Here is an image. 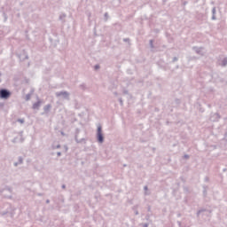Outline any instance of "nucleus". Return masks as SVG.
<instances>
[{
    "instance_id": "obj_1",
    "label": "nucleus",
    "mask_w": 227,
    "mask_h": 227,
    "mask_svg": "<svg viewBox=\"0 0 227 227\" xmlns=\"http://www.w3.org/2000/svg\"><path fill=\"white\" fill-rule=\"evenodd\" d=\"M12 97V91L8 89L2 88L0 89V98L1 100H8Z\"/></svg>"
},
{
    "instance_id": "obj_2",
    "label": "nucleus",
    "mask_w": 227,
    "mask_h": 227,
    "mask_svg": "<svg viewBox=\"0 0 227 227\" xmlns=\"http://www.w3.org/2000/svg\"><path fill=\"white\" fill-rule=\"evenodd\" d=\"M57 98H63L64 100H70V92L67 90L58 91L55 93Z\"/></svg>"
},
{
    "instance_id": "obj_3",
    "label": "nucleus",
    "mask_w": 227,
    "mask_h": 227,
    "mask_svg": "<svg viewBox=\"0 0 227 227\" xmlns=\"http://www.w3.org/2000/svg\"><path fill=\"white\" fill-rule=\"evenodd\" d=\"M98 143H104V133H102V126H98L97 134H96Z\"/></svg>"
},
{
    "instance_id": "obj_4",
    "label": "nucleus",
    "mask_w": 227,
    "mask_h": 227,
    "mask_svg": "<svg viewBox=\"0 0 227 227\" xmlns=\"http://www.w3.org/2000/svg\"><path fill=\"white\" fill-rule=\"evenodd\" d=\"M210 214H212L211 210L202 208L197 212V217H200V215H207L208 217L210 216Z\"/></svg>"
},
{
    "instance_id": "obj_5",
    "label": "nucleus",
    "mask_w": 227,
    "mask_h": 227,
    "mask_svg": "<svg viewBox=\"0 0 227 227\" xmlns=\"http://www.w3.org/2000/svg\"><path fill=\"white\" fill-rule=\"evenodd\" d=\"M209 120L210 121H219L221 115L218 113L211 114Z\"/></svg>"
},
{
    "instance_id": "obj_6",
    "label": "nucleus",
    "mask_w": 227,
    "mask_h": 227,
    "mask_svg": "<svg viewBox=\"0 0 227 227\" xmlns=\"http://www.w3.org/2000/svg\"><path fill=\"white\" fill-rule=\"evenodd\" d=\"M79 132H81V129H79L78 128H76V129H75L74 139H75L76 143H82V142L84 141V138L79 139Z\"/></svg>"
},
{
    "instance_id": "obj_7",
    "label": "nucleus",
    "mask_w": 227,
    "mask_h": 227,
    "mask_svg": "<svg viewBox=\"0 0 227 227\" xmlns=\"http://www.w3.org/2000/svg\"><path fill=\"white\" fill-rule=\"evenodd\" d=\"M40 106H42V101L38 100L35 103L33 104V109H36L38 111V109H40Z\"/></svg>"
},
{
    "instance_id": "obj_8",
    "label": "nucleus",
    "mask_w": 227,
    "mask_h": 227,
    "mask_svg": "<svg viewBox=\"0 0 227 227\" xmlns=\"http://www.w3.org/2000/svg\"><path fill=\"white\" fill-rule=\"evenodd\" d=\"M51 109H52V105L51 104H48V105L44 106V107H43V111L46 114L50 113Z\"/></svg>"
},
{
    "instance_id": "obj_9",
    "label": "nucleus",
    "mask_w": 227,
    "mask_h": 227,
    "mask_svg": "<svg viewBox=\"0 0 227 227\" xmlns=\"http://www.w3.org/2000/svg\"><path fill=\"white\" fill-rule=\"evenodd\" d=\"M217 13V10L215 9V7H213L212 9V20H217V18L215 17V14Z\"/></svg>"
},
{
    "instance_id": "obj_10",
    "label": "nucleus",
    "mask_w": 227,
    "mask_h": 227,
    "mask_svg": "<svg viewBox=\"0 0 227 227\" xmlns=\"http://www.w3.org/2000/svg\"><path fill=\"white\" fill-rule=\"evenodd\" d=\"M203 48H201V47H197V46H194L193 48H192V50L193 51H195V52L197 53V54H200V55H203V53H201V50H202Z\"/></svg>"
},
{
    "instance_id": "obj_11",
    "label": "nucleus",
    "mask_w": 227,
    "mask_h": 227,
    "mask_svg": "<svg viewBox=\"0 0 227 227\" xmlns=\"http://www.w3.org/2000/svg\"><path fill=\"white\" fill-rule=\"evenodd\" d=\"M65 19H67V14L61 13L59 17V20H61L62 23H65Z\"/></svg>"
},
{
    "instance_id": "obj_12",
    "label": "nucleus",
    "mask_w": 227,
    "mask_h": 227,
    "mask_svg": "<svg viewBox=\"0 0 227 227\" xmlns=\"http://www.w3.org/2000/svg\"><path fill=\"white\" fill-rule=\"evenodd\" d=\"M208 191V187L207 185H203V196L207 198V192Z\"/></svg>"
},
{
    "instance_id": "obj_13",
    "label": "nucleus",
    "mask_w": 227,
    "mask_h": 227,
    "mask_svg": "<svg viewBox=\"0 0 227 227\" xmlns=\"http://www.w3.org/2000/svg\"><path fill=\"white\" fill-rule=\"evenodd\" d=\"M227 66V57H225L221 63V67H226Z\"/></svg>"
},
{
    "instance_id": "obj_14",
    "label": "nucleus",
    "mask_w": 227,
    "mask_h": 227,
    "mask_svg": "<svg viewBox=\"0 0 227 227\" xmlns=\"http://www.w3.org/2000/svg\"><path fill=\"white\" fill-rule=\"evenodd\" d=\"M104 20H105V22H107V20H109V13L106 12L104 14Z\"/></svg>"
},
{
    "instance_id": "obj_15",
    "label": "nucleus",
    "mask_w": 227,
    "mask_h": 227,
    "mask_svg": "<svg viewBox=\"0 0 227 227\" xmlns=\"http://www.w3.org/2000/svg\"><path fill=\"white\" fill-rule=\"evenodd\" d=\"M10 213V211L5 210L0 213V215H2V217H4V215H8Z\"/></svg>"
},
{
    "instance_id": "obj_16",
    "label": "nucleus",
    "mask_w": 227,
    "mask_h": 227,
    "mask_svg": "<svg viewBox=\"0 0 227 227\" xmlns=\"http://www.w3.org/2000/svg\"><path fill=\"white\" fill-rule=\"evenodd\" d=\"M18 162H19L20 164H23V163H24V159L22 158V156H20V157L18 158Z\"/></svg>"
},
{
    "instance_id": "obj_17",
    "label": "nucleus",
    "mask_w": 227,
    "mask_h": 227,
    "mask_svg": "<svg viewBox=\"0 0 227 227\" xmlns=\"http://www.w3.org/2000/svg\"><path fill=\"white\" fill-rule=\"evenodd\" d=\"M149 45H150L151 49H154L155 46H153V40L151 39L149 41Z\"/></svg>"
},
{
    "instance_id": "obj_18",
    "label": "nucleus",
    "mask_w": 227,
    "mask_h": 227,
    "mask_svg": "<svg viewBox=\"0 0 227 227\" xmlns=\"http://www.w3.org/2000/svg\"><path fill=\"white\" fill-rule=\"evenodd\" d=\"M25 100L27 102L28 100H31V94H27Z\"/></svg>"
},
{
    "instance_id": "obj_19",
    "label": "nucleus",
    "mask_w": 227,
    "mask_h": 227,
    "mask_svg": "<svg viewBox=\"0 0 227 227\" xmlns=\"http://www.w3.org/2000/svg\"><path fill=\"white\" fill-rule=\"evenodd\" d=\"M3 17L4 19V22H6V20H8V15L6 14V12H3Z\"/></svg>"
},
{
    "instance_id": "obj_20",
    "label": "nucleus",
    "mask_w": 227,
    "mask_h": 227,
    "mask_svg": "<svg viewBox=\"0 0 227 227\" xmlns=\"http://www.w3.org/2000/svg\"><path fill=\"white\" fill-rule=\"evenodd\" d=\"M23 133H24L23 131H20V143H24V137H22V134H23Z\"/></svg>"
},
{
    "instance_id": "obj_21",
    "label": "nucleus",
    "mask_w": 227,
    "mask_h": 227,
    "mask_svg": "<svg viewBox=\"0 0 227 227\" xmlns=\"http://www.w3.org/2000/svg\"><path fill=\"white\" fill-rule=\"evenodd\" d=\"M59 148H61V145H57L56 146L55 145L52 146V150H56Z\"/></svg>"
},
{
    "instance_id": "obj_22",
    "label": "nucleus",
    "mask_w": 227,
    "mask_h": 227,
    "mask_svg": "<svg viewBox=\"0 0 227 227\" xmlns=\"http://www.w3.org/2000/svg\"><path fill=\"white\" fill-rule=\"evenodd\" d=\"M17 121L19 123H25L26 121L24 119H18Z\"/></svg>"
},
{
    "instance_id": "obj_23",
    "label": "nucleus",
    "mask_w": 227,
    "mask_h": 227,
    "mask_svg": "<svg viewBox=\"0 0 227 227\" xmlns=\"http://www.w3.org/2000/svg\"><path fill=\"white\" fill-rule=\"evenodd\" d=\"M122 93H123V95H129V90H126V89H124V90H122Z\"/></svg>"
},
{
    "instance_id": "obj_24",
    "label": "nucleus",
    "mask_w": 227,
    "mask_h": 227,
    "mask_svg": "<svg viewBox=\"0 0 227 227\" xmlns=\"http://www.w3.org/2000/svg\"><path fill=\"white\" fill-rule=\"evenodd\" d=\"M176 61H178V57H174L172 59V63H175Z\"/></svg>"
},
{
    "instance_id": "obj_25",
    "label": "nucleus",
    "mask_w": 227,
    "mask_h": 227,
    "mask_svg": "<svg viewBox=\"0 0 227 227\" xmlns=\"http://www.w3.org/2000/svg\"><path fill=\"white\" fill-rule=\"evenodd\" d=\"M100 68V65L94 66V70H98Z\"/></svg>"
},
{
    "instance_id": "obj_26",
    "label": "nucleus",
    "mask_w": 227,
    "mask_h": 227,
    "mask_svg": "<svg viewBox=\"0 0 227 227\" xmlns=\"http://www.w3.org/2000/svg\"><path fill=\"white\" fill-rule=\"evenodd\" d=\"M119 102H120L121 106H123V99L121 98H119Z\"/></svg>"
},
{
    "instance_id": "obj_27",
    "label": "nucleus",
    "mask_w": 227,
    "mask_h": 227,
    "mask_svg": "<svg viewBox=\"0 0 227 227\" xmlns=\"http://www.w3.org/2000/svg\"><path fill=\"white\" fill-rule=\"evenodd\" d=\"M80 88H82V90H84L86 88V85L84 83L80 85Z\"/></svg>"
},
{
    "instance_id": "obj_28",
    "label": "nucleus",
    "mask_w": 227,
    "mask_h": 227,
    "mask_svg": "<svg viewBox=\"0 0 227 227\" xmlns=\"http://www.w3.org/2000/svg\"><path fill=\"white\" fill-rule=\"evenodd\" d=\"M17 139H19V137H14L12 140V143H17Z\"/></svg>"
},
{
    "instance_id": "obj_29",
    "label": "nucleus",
    "mask_w": 227,
    "mask_h": 227,
    "mask_svg": "<svg viewBox=\"0 0 227 227\" xmlns=\"http://www.w3.org/2000/svg\"><path fill=\"white\" fill-rule=\"evenodd\" d=\"M123 42H128V43H129V42H130V39H129V38H124V39H123Z\"/></svg>"
},
{
    "instance_id": "obj_30",
    "label": "nucleus",
    "mask_w": 227,
    "mask_h": 227,
    "mask_svg": "<svg viewBox=\"0 0 227 227\" xmlns=\"http://www.w3.org/2000/svg\"><path fill=\"white\" fill-rule=\"evenodd\" d=\"M4 107V103H0V109H3Z\"/></svg>"
},
{
    "instance_id": "obj_31",
    "label": "nucleus",
    "mask_w": 227,
    "mask_h": 227,
    "mask_svg": "<svg viewBox=\"0 0 227 227\" xmlns=\"http://www.w3.org/2000/svg\"><path fill=\"white\" fill-rule=\"evenodd\" d=\"M184 159H190L189 154H184Z\"/></svg>"
},
{
    "instance_id": "obj_32",
    "label": "nucleus",
    "mask_w": 227,
    "mask_h": 227,
    "mask_svg": "<svg viewBox=\"0 0 227 227\" xmlns=\"http://www.w3.org/2000/svg\"><path fill=\"white\" fill-rule=\"evenodd\" d=\"M19 164H20L19 161L18 162H14V167L17 168V166H19Z\"/></svg>"
},
{
    "instance_id": "obj_33",
    "label": "nucleus",
    "mask_w": 227,
    "mask_h": 227,
    "mask_svg": "<svg viewBox=\"0 0 227 227\" xmlns=\"http://www.w3.org/2000/svg\"><path fill=\"white\" fill-rule=\"evenodd\" d=\"M57 156H58V157H61V152H58V153H57Z\"/></svg>"
},
{
    "instance_id": "obj_34",
    "label": "nucleus",
    "mask_w": 227,
    "mask_h": 227,
    "mask_svg": "<svg viewBox=\"0 0 227 227\" xmlns=\"http://www.w3.org/2000/svg\"><path fill=\"white\" fill-rule=\"evenodd\" d=\"M135 215H139V211L136 210L135 211Z\"/></svg>"
},
{
    "instance_id": "obj_35",
    "label": "nucleus",
    "mask_w": 227,
    "mask_h": 227,
    "mask_svg": "<svg viewBox=\"0 0 227 227\" xmlns=\"http://www.w3.org/2000/svg\"><path fill=\"white\" fill-rule=\"evenodd\" d=\"M176 104H180V99L176 98Z\"/></svg>"
},
{
    "instance_id": "obj_36",
    "label": "nucleus",
    "mask_w": 227,
    "mask_h": 227,
    "mask_svg": "<svg viewBox=\"0 0 227 227\" xmlns=\"http://www.w3.org/2000/svg\"><path fill=\"white\" fill-rule=\"evenodd\" d=\"M224 139L227 141V132L224 134Z\"/></svg>"
},
{
    "instance_id": "obj_37",
    "label": "nucleus",
    "mask_w": 227,
    "mask_h": 227,
    "mask_svg": "<svg viewBox=\"0 0 227 227\" xmlns=\"http://www.w3.org/2000/svg\"><path fill=\"white\" fill-rule=\"evenodd\" d=\"M62 189H67V185L66 184H62Z\"/></svg>"
},
{
    "instance_id": "obj_38",
    "label": "nucleus",
    "mask_w": 227,
    "mask_h": 227,
    "mask_svg": "<svg viewBox=\"0 0 227 227\" xmlns=\"http://www.w3.org/2000/svg\"><path fill=\"white\" fill-rule=\"evenodd\" d=\"M143 227H148V223H143Z\"/></svg>"
},
{
    "instance_id": "obj_39",
    "label": "nucleus",
    "mask_w": 227,
    "mask_h": 227,
    "mask_svg": "<svg viewBox=\"0 0 227 227\" xmlns=\"http://www.w3.org/2000/svg\"><path fill=\"white\" fill-rule=\"evenodd\" d=\"M25 59H29V56L26 55Z\"/></svg>"
},
{
    "instance_id": "obj_40",
    "label": "nucleus",
    "mask_w": 227,
    "mask_h": 227,
    "mask_svg": "<svg viewBox=\"0 0 227 227\" xmlns=\"http://www.w3.org/2000/svg\"><path fill=\"white\" fill-rule=\"evenodd\" d=\"M148 189V186H144V191H146Z\"/></svg>"
},
{
    "instance_id": "obj_41",
    "label": "nucleus",
    "mask_w": 227,
    "mask_h": 227,
    "mask_svg": "<svg viewBox=\"0 0 227 227\" xmlns=\"http://www.w3.org/2000/svg\"><path fill=\"white\" fill-rule=\"evenodd\" d=\"M114 95H115V97H118V92H114Z\"/></svg>"
},
{
    "instance_id": "obj_42",
    "label": "nucleus",
    "mask_w": 227,
    "mask_h": 227,
    "mask_svg": "<svg viewBox=\"0 0 227 227\" xmlns=\"http://www.w3.org/2000/svg\"><path fill=\"white\" fill-rule=\"evenodd\" d=\"M46 203L47 204L51 203V200H46Z\"/></svg>"
},
{
    "instance_id": "obj_43",
    "label": "nucleus",
    "mask_w": 227,
    "mask_h": 227,
    "mask_svg": "<svg viewBox=\"0 0 227 227\" xmlns=\"http://www.w3.org/2000/svg\"><path fill=\"white\" fill-rule=\"evenodd\" d=\"M205 182H208V177H205Z\"/></svg>"
},
{
    "instance_id": "obj_44",
    "label": "nucleus",
    "mask_w": 227,
    "mask_h": 227,
    "mask_svg": "<svg viewBox=\"0 0 227 227\" xmlns=\"http://www.w3.org/2000/svg\"><path fill=\"white\" fill-rule=\"evenodd\" d=\"M9 192H12V188H8Z\"/></svg>"
},
{
    "instance_id": "obj_45",
    "label": "nucleus",
    "mask_w": 227,
    "mask_h": 227,
    "mask_svg": "<svg viewBox=\"0 0 227 227\" xmlns=\"http://www.w3.org/2000/svg\"><path fill=\"white\" fill-rule=\"evenodd\" d=\"M37 196H43V194H42V193H38V194H37Z\"/></svg>"
},
{
    "instance_id": "obj_46",
    "label": "nucleus",
    "mask_w": 227,
    "mask_h": 227,
    "mask_svg": "<svg viewBox=\"0 0 227 227\" xmlns=\"http://www.w3.org/2000/svg\"><path fill=\"white\" fill-rule=\"evenodd\" d=\"M150 210H151V207H148V212H150Z\"/></svg>"
},
{
    "instance_id": "obj_47",
    "label": "nucleus",
    "mask_w": 227,
    "mask_h": 227,
    "mask_svg": "<svg viewBox=\"0 0 227 227\" xmlns=\"http://www.w3.org/2000/svg\"><path fill=\"white\" fill-rule=\"evenodd\" d=\"M123 167L126 168V167H127V164H124Z\"/></svg>"
},
{
    "instance_id": "obj_48",
    "label": "nucleus",
    "mask_w": 227,
    "mask_h": 227,
    "mask_svg": "<svg viewBox=\"0 0 227 227\" xmlns=\"http://www.w3.org/2000/svg\"><path fill=\"white\" fill-rule=\"evenodd\" d=\"M179 226H182V223L179 222Z\"/></svg>"
},
{
    "instance_id": "obj_49",
    "label": "nucleus",
    "mask_w": 227,
    "mask_h": 227,
    "mask_svg": "<svg viewBox=\"0 0 227 227\" xmlns=\"http://www.w3.org/2000/svg\"><path fill=\"white\" fill-rule=\"evenodd\" d=\"M184 4H187V2H184Z\"/></svg>"
},
{
    "instance_id": "obj_50",
    "label": "nucleus",
    "mask_w": 227,
    "mask_h": 227,
    "mask_svg": "<svg viewBox=\"0 0 227 227\" xmlns=\"http://www.w3.org/2000/svg\"><path fill=\"white\" fill-rule=\"evenodd\" d=\"M61 135H62V136H64V135H65V133H63V132H62V133H61Z\"/></svg>"
},
{
    "instance_id": "obj_51",
    "label": "nucleus",
    "mask_w": 227,
    "mask_h": 227,
    "mask_svg": "<svg viewBox=\"0 0 227 227\" xmlns=\"http://www.w3.org/2000/svg\"><path fill=\"white\" fill-rule=\"evenodd\" d=\"M148 194H150V193L145 192V195H148Z\"/></svg>"
},
{
    "instance_id": "obj_52",
    "label": "nucleus",
    "mask_w": 227,
    "mask_h": 227,
    "mask_svg": "<svg viewBox=\"0 0 227 227\" xmlns=\"http://www.w3.org/2000/svg\"><path fill=\"white\" fill-rule=\"evenodd\" d=\"M223 171H226V168H223Z\"/></svg>"
},
{
    "instance_id": "obj_53",
    "label": "nucleus",
    "mask_w": 227,
    "mask_h": 227,
    "mask_svg": "<svg viewBox=\"0 0 227 227\" xmlns=\"http://www.w3.org/2000/svg\"><path fill=\"white\" fill-rule=\"evenodd\" d=\"M208 107H211V106H210V105H208Z\"/></svg>"
},
{
    "instance_id": "obj_54",
    "label": "nucleus",
    "mask_w": 227,
    "mask_h": 227,
    "mask_svg": "<svg viewBox=\"0 0 227 227\" xmlns=\"http://www.w3.org/2000/svg\"><path fill=\"white\" fill-rule=\"evenodd\" d=\"M1 81H2V80H1V78H0V82H1Z\"/></svg>"
},
{
    "instance_id": "obj_55",
    "label": "nucleus",
    "mask_w": 227,
    "mask_h": 227,
    "mask_svg": "<svg viewBox=\"0 0 227 227\" xmlns=\"http://www.w3.org/2000/svg\"><path fill=\"white\" fill-rule=\"evenodd\" d=\"M0 75H1V73H0Z\"/></svg>"
}]
</instances>
